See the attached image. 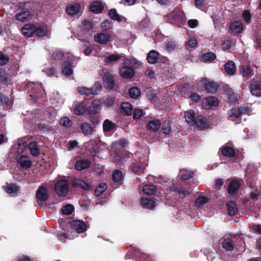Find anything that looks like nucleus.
Instances as JSON below:
<instances>
[{
    "mask_svg": "<svg viewBox=\"0 0 261 261\" xmlns=\"http://www.w3.org/2000/svg\"><path fill=\"white\" fill-rule=\"evenodd\" d=\"M216 58V55L212 52L203 54L202 56V59L206 62H211L214 60Z\"/></svg>",
    "mask_w": 261,
    "mask_h": 261,
    "instance_id": "nucleus-40",
    "label": "nucleus"
},
{
    "mask_svg": "<svg viewBox=\"0 0 261 261\" xmlns=\"http://www.w3.org/2000/svg\"><path fill=\"white\" fill-rule=\"evenodd\" d=\"M222 153L225 156L231 157L234 155V151L232 148L226 147L222 150Z\"/></svg>",
    "mask_w": 261,
    "mask_h": 261,
    "instance_id": "nucleus-45",
    "label": "nucleus"
},
{
    "mask_svg": "<svg viewBox=\"0 0 261 261\" xmlns=\"http://www.w3.org/2000/svg\"><path fill=\"white\" fill-rule=\"evenodd\" d=\"M5 190L8 193L11 194L16 193L18 189L15 184H9L5 188Z\"/></svg>",
    "mask_w": 261,
    "mask_h": 261,
    "instance_id": "nucleus-49",
    "label": "nucleus"
},
{
    "mask_svg": "<svg viewBox=\"0 0 261 261\" xmlns=\"http://www.w3.org/2000/svg\"><path fill=\"white\" fill-rule=\"evenodd\" d=\"M181 178L183 180H188L192 177L194 172L188 171L186 169H183L180 171Z\"/></svg>",
    "mask_w": 261,
    "mask_h": 261,
    "instance_id": "nucleus-32",
    "label": "nucleus"
},
{
    "mask_svg": "<svg viewBox=\"0 0 261 261\" xmlns=\"http://www.w3.org/2000/svg\"><path fill=\"white\" fill-rule=\"evenodd\" d=\"M203 105L205 109H210L213 107H216L219 104V101L216 97H208L203 100Z\"/></svg>",
    "mask_w": 261,
    "mask_h": 261,
    "instance_id": "nucleus-7",
    "label": "nucleus"
},
{
    "mask_svg": "<svg viewBox=\"0 0 261 261\" xmlns=\"http://www.w3.org/2000/svg\"><path fill=\"white\" fill-rule=\"evenodd\" d=\"M140 90L136 87L130 88L129 90V96L134 99L137 98L140 95Z\"/></svg>",
    "mask_w": 261,
    "mask_h": 261,
    "instance_id": "nucleus-38",
    "label": "nucleus"
},
{
    "mask_svg": "<svg viewBox=\"0 0 261 261\" xmlns=\"http://www.w3.org/2000/svg\"><path fill=\"white\" fill-rule=\"evenodd\" d=\"M143 192L147 195H152L155 192V187L152 185H145L143 188Z\"/></svg>",
    "mask_w": 261,
    "mask_h": 261,
    "instance_id": "nucleus-39",
    "label": "nucleus"
},
{
    "mask_svg": "<svg viewBox=\"0 0 261 261\" xmlns=\"http://www.w3.org/2000/svg\"><path fill=\"white\" fill-rule=\"evenodd\" d=\"M36 30V27L32 24H25L21 29L22 34L28 37L31 36L34 33H35Z\"/></svg>",
    "mask_w": 261,
    "mask_h": 261,
    "instance_id": "nucleus-8",
    "label": "nucleus"
},
{
    "mask_svg": "<svg viewBox=\"0 0 261 261\" xmlns=\"http://www.w3.org/2000/svg\"><path fill=\"white\" fill-rule=\"evenodd\" d=\"M130 167L133 172L139 173L143 171L144 168V166L140 163H136L132 164Z\"/></svg>",
    "mask_w": 261,
    "mask_h": 261,
    "instance_id": "nucleus-36",
    "label": "nucleus"
},
{
    "mask_svg": "<svg viewBox=\"0 0 261 261\" xmlns=\"http://www.w3.org/2000/svg\"><path fill=\"white\" fill-rule=\"evenodd\" d=\"M118 144L121 145L122 147H124L127 144V142L124 139H121L118 141V142L113 143V144L115 145H117Z\"/></svg>",
    "mask_w": 261,
    "mask_h": 261,
    "instance_id": "nucleus-61",
    "label": "nucleus"
},
{
    "mask_svg": "<svg viewBox=\"0 0 261 261\" xmlns=\"http://www.w3.org/2000/svg\"><path fill=\"white\" fill-rule=\"evenodd\" d=\"M113 179L115 182H120L121 181L122 178V172L119 171H116L113 173Z\"/></svg>",
    "mask_w": 261,
    "mask_h": 261,
    "instance_id": "nucleus-50",
    "label": "nucleus"
},
{
    "mask_svg": "<svg viewBox=\"0 0 261 261\" xmlns=\"http://www.w3.org/2000/svg\"><path fill=\"white\" fill-rule=\"evenodd\" d=\"M161 126V122L159 120L153 119L148 122L147 127L150 130L157 131Z\"/></svg>",
    "mask_w": 261,
    "mask_h": 261,
    "instance_id": "nucleus-22",
    "label": "nucleus"
},
{
    "mask_svg": "<svg viewBox=\"0 0 261 261\" xmlns=\"http://www.w3.org/2000/svg\"><path fill=\"white\" fill-rule=\"evenodd\" d=\"M120 73L123 77L129 79L134 76L135 71L132 68L124 66L120 69Z\"/></svg>",
    "mask_w": 261,
    "mask_h": 261,
    "instance_id": "nucleus-9",
    "label": "nucleus"
},
{
    "mask_svg": "<svg viewBox=\"0 0 261 261\" xmlns=\"http://www.w3.org/2000/svg\"><path fill=\"white\" fill-rule=\"evenodd\" d=\"M90 165V162L87 160H81L76 162L75 168L78 171L88 168Z\"/></svg>",
    "mask_w": 261,
    "mask_h": 261,
    "instance_id": "nucleus-19",
    "label": "nucleus"
},
{
    "mask_svg": "<svg viewBox=\"0 0 261 261\" xmlns=\"http://www.w3.org/2000/svg\"><path fill=\"white\" fill-rule=\"evenodd\" d=\"M241 182L239 180H232L229 184L228 192L230 195H233L236 191L239 189Z\"/></svg>",
    "mask_w": 261,
    "mask_h": 261,
    "instance_id": "nucleus-14",
    "label": "nucleus"
},
{
    "mask_svg": "<svg viewBox=\"0 0 261 261\" xmlns=\"http://www.w3.org/2000/svg\"><path fill=\"white\" fill-rule=\"evenodd\" d=\"M195 4L197 8L201 9L204 5V0H195Z\"/></svg>",
    "mask_w": 261,
    "mask_h": 261,
    "instance_id": "nucleus-64",
    "label": "nucleus"
},
{
    "mask_svg": "<svg viewBox=\"0 0 261 261\" xmlns=\"http://www.w3.org/2000/svg\"><path fill=\"white\" fill-rule=\"evenodd\" d=\"M63 73L66 75H70L73 73L72 66L70 63H67L63 68Z\"/></svg>",
    "mask_w": 261,
    "mask_h": 261,
    "instance_id": "nucleus-48",
    "label": "nucleus"
},
{
    "mask_svg": "<svg viewBox=\"0 0 261 261\" xmlns=\"http://www.w3.org/2000/svg\"><path fill=\"white\" fill-rule=\"evenodd\" d=\"M90 9L92 12L98 14L102 12L103 9V6L101 3L95 1L91 4Z\"/></svg>",
    "mask_w": 261,
    "mask_h": 261,
    "instance_id": "nucleus-16",
    "label": "nucleus"
},
{
    "mask_svg": "<svg viewBox=\"0 0 261 261\" xmlns=\"http://www.w3.org/2000/svg\"><path fill=\"white\" fill-rule=\"evenodd\" d=\"M115 127V124L112 121L107 119L103 124V128L105 132H110Z\"/></svg>",
    "mask_w": 261,
    "mask_h": 261,
    "instance_id": "nucleus-37",
    "label": "nucleus"
},
{
    "mask_svg": "<svg viewBox=\"0 0 261 261\" xmlns=\"http://www.w3.org/2000/svg\"><path fill=\"white\" fill-rule=\"evenodd\" d=\"M240 74L244 77H248L251 73V70L248 66L241 65L239 67Z\"/></svg>",
    "mask_w": 261,
    "mask_h": 261,
    "instance_id": "nucleus-30",
    "label": "nucleus"
},
{
    "mask_svg": "<svg viewBox=\"0 0 261 261\" xmlns=\"http://www.w3.org/2000/svg\"><path fill=\"white\" fill-rule=\"evenodd\" d=\"M109 15L113 20L120 21L121 19L115 9H112L109 11Z\"/></svg>",
    "mask_w": 261,
    "mask_h": 261,
    "instance_id": "nucleus-47",
    "label": "nucleus"
},
{
    "mask_svg": "<svg viewBox=\"0 0 261 261\" xmlns=\"http://www.w3.org/2000/svg\"><path fill=\"white\" fill-rule=\"evenodd\" d=\"M91 95L98 94L101 89V85L99 83L96 82L93 86L90 89Z\"/></svg>",
    "mask_w": 261,
    "mask_h": 261,
    "instance_id": "nucleus-41",
    "label": "nucleus"
},
{
    "mask_svg": "<svg viewBox=\"0 0 261 261\" xmlns=\"http://www.w3.org/2000/svg\"><path fill=\"white\" fill-rule=\"evenodd\" d=\"M142 206L146 208L152 209L155 206V202L149 199L143 198L141 200Z\"/></svg>",
    "mask_w": 261,
    "mask_h": 261,
    "instance_id": "nucleus-28",
    "label": "nucleus"
},
{
    "mask_svg": "<svg viewBox=\"0 0 261 261\" xmlns=\"http://www.w3.org/2000/svg\"><path fill=\"white\" fill-rule=\"evenodd\" d=\"M250 91L253 95L261 96V82H255L250 86Z\"/></svg>",
    "mask_w": 261,
    "mask_h": 261,
    "instance_id": "nucleus-13",
    "label": "nucleus"
},
{
    "mask_svg": "<svg viewBox=\"0 0 261 261\" xmlns=\"http://www.w3.org/2000/svg\"><path fill=\"white\" fill-rule=\"evenodd\" d=\"M73 186L80 187L85 190H88L90 188L89 184L80 179H75L73 181Z\"/></svg>",
    "mask_w": 261,
    "mask_h": 261,
    "instance_id": "nucleus-23",
    "label": "nucleus"
},
{
    "mask_svg": "<svg viewBox=\"0 0 261 261\" xmlns=\"http://www.w3.org/2000/svg\"><path fill=\"white\" fill-rule=\"evenodd\" d=\"M105 83L106 86L109 88H112L114 86V81L113 77L109 73H105L102 77Z\"/></svg>",
    "mask_w": 261,
    "mask_h": 261,
    "instance_id": "nucleus-29",
    "label": "nucleus"
},
{
    "mask_svg": "<svg viewBox=\"0 0 261 261\" xmlns=\"http://www.w3.org/2000/svg\"><path fill=\"white\" fill-rule=\"evenodd\" d=\"M195 124H197V126L201 129L206 128L207 126L205 121L202 116L197 117Z\"/></svg>",
    "mask_w": 261,
    "mask_h": 261,
    "instance_id": "nucleus-42",
    "label": "nucleus"
},
{
    "mask_svg": "<svg viewBox=\"0 0 261 261\" xmlns=\"http://www.w3.org/2000/svg\"><path fill=\"white\" fill-rule=\"evenodd\" d=\"M101 28L103 31L109 30L112 28V23L110 21L106 20L101 23Z\"/></svg>",
    "mask_w": 261,
    "mask_h": 261,
    "instance_id": "nucleus-54",
    "label": "nucleus"
},
{
    "mask_svg": "<svg viewBox=\"0 0 261 261\" xmlns=\"http://www.w3.org/2000/svg\"><path fill=\"white\" fill-rule=\"evenodd\" d=\"M115 102V99L113 97H109L105 100L104 105L107 108L112 107Z\"/></svg>",
    "mask_w": 261,
    "mask_h": 261,
    "instance_id": "nucleus-55",
    "label": "nucleus"
},
{
    "mask_svg": "<svg viewBox=\"0 0 261 261\" xmlns=\"http://www.w3.org/2000/svg\"><path fill=\"white\" fill-rule=\"evenodd\" d=\"M224 69L228 75H233L236 71V67L234 63L230 61H228L225 65Z\"/></svg>",
    "mask_w": 261,
    "mask_h": 261,
    "instance_id": "nucleus-18",
    "label": "nucleus"
},
{
    "mask_svg": "<svg viewBox=\"0 0 261 261\" xmlns=\"http://www.w3.org/2000/svg\"><path fill=\"white\" fill-rule=\"evenodd\" d=\"M177 47V45L176 43L174 41H169L166 46V50L170 51L174 50Z\"/></svg>",
    "mask_w": 261,
    "mask_h": 261,
    "instance_id": "nucleus-52",
    "label": "nucleus"
},
{
    "mask_svg": "<svg viewBox=\"0 0 261 261\" xmlns=\"http://www.w3.org/2000/svg\"><path fill=\"white\" fill-rule=\"evenodd\" d=\"M70 225L78 233H82L87 229L86 224L81 220H73L71 222Z\"/></svg>",
    "mask_w": 261,
    "mask_h": 261,
    "instance_id": "nucleus-4",
    "label": "nucleus"
},
{
    "mask_svg": "<svg viewBox=\"0 0 261 261\" xmlns=\"http://www.w3.org/2000/svg\"><path fill=\"white\" fill-rule=\"evenodd\" d=\"M132 110L133 107L129 103L125 102L121 104V112L122 113L126 115H131Z\"/></svg>",
    "mask_w": 261,
    "mask_h": 261,
    "instance_id": "nucleus-21",
    "label": "nucleus"
},
{
    "mask_svg": "<svg viewBox=\"0 0 261 261\" xmlns=\"http://www.w3.org/2000/svg\"><path fill=\"white\" fill-rule=\"evenodd\" d=\"M78 91L81 94L89 95H91L90 89L84 86H80L78 88Z\"/></svg>",
    "mask_w": 261,
    "mask_h": 261,
    "instance_id": "nucleus-53",
    "label": "nucleus"
},
{
    "mask_svg": "<svg viewBox=\"0 0 261 261\" xmlns=\"http://www.w3.org/2000/svg\"><path fill=\"white\" fill-rule=\"evenodd\" d=\"M80 128L82 133L85 135H89L92 134L93 128L91 125L88 123H83L80 125Z\"/></svg>",
    "mask_w": 261,
    "mask_h": 261,
    "instance_id": "nucleus-24",
    "label": "nucleus"
},
{
    "mask_svg": "<svg viewBox=\"0 0 261 261\" xmlns=\"http://www.w3.org/2000/svg\"><path fill=\"white\" fill-rule=\"evenodd\" d=\"M144 115V113L142 110L136 109L134 112L133 118L135 119H139Z\"/></svg>",
    "mask_w": 261,
    "mask_h": 261,
    "instance_id": "nucleus-56",
    "label": "nucleus"
},
{
    "mask_svg": "<svg viewBox=\"0 0 261 261\" xmlns=\"http://www.w3.org/2000/svg\"><path fill=\"white\" fill-rule=\"evenodd\" d=\"M227 208L228 214L231 216L234 215L238 211L236 205L233 201H230L227 203Z\"/></svg>",
    "mask_w": 261,
    "mask_h": 261,
    "instance_id": "nucleus-31",
    "label": "nucleus"
},
{
    "mask_svg": "<svg viewBox=\"0 0 261 261\" xmlns=\"http://www.w3.org/2000/svg\"><path fill=\"white\" fill-rule=\"evenodd\" d=\"M244 29L243 24L240 21H236L230 25V29L234 33H238L243 31Z\"/></svg>",
    "mask_w": 261,
    "mask_h": 261,
    "instance_id": "nucleus-27",
    "label": "nucleus"
},
{
    "mask_svg": "<svg viewBox=\"0 0 261 261\" xmlns=\"http://www.w3.org/2000/svg\"><path fill=\"white\" fill-rule=\"evenodd\" d=\"M245 110L239 108L232 109L229 113L228 119L235 123H239L241 122V116Z\"/></svg>",
    "mask_w": 261,
    "mask_h": 261,
    "instance_id": "nucleus-2",
    "label": "nucleus"
},
{
    "mask_svg": "<svg viewBox=\"0 0 261 261\" xmlns=\"http://www.w3.org/2000/svg\"><path fill=\"white\" fill-rule=\"evenodd\" d=\"M102 105L100 99H95L92 101L91 106L87 109L88 113L90 114H96L99 112Z\"/></svg>",
    "mask_w": 261,
    "mask_h": 261,
    "instance_id": "nucleus-6",
    "label": "nucleus"
},
{
    "mask_svg": "<svg viewBox=\"0 0 261 261\" xmlns=\"http://www.w3.org/2000/svg\"><path fill=\"white\" fill-rule=\"evenodd\" d=\"M197 41L194 38H191L188 41V45L190 47L195 48L197 46Z\"/></svg>",
    "mask_w": 261,
    "mask_h": 261,
    "instance_id": "nucleus-59",
    "label": "nucleus"
},
{
    "mask_svg": "<svg viewBox=\"0 0 261 261\" xmlns=\"http://www.w3.org/2000/svg\"><path fill=\"white\" fill-rule=\"evenodd\" d=\"M208 202L207 198L202 196L198 197L195 201V204L198 206H201Z\"/></svg>",
    "mask_w": 261,
    "mask_h": 261,
    "instance_id": "nucleus-51",
    "label": "nucleus"
},
{
    "mask_svg": "<svg viewBox=\"0 0 261 261\" xmlns=\"http://www.w3.org/2000/svg\"><path fill=\"white\" fill-rule=\"evenodd\" d=\"M121 56L118 54H112L109 55L105 58V61L106 63H112L119 60Z\"/></svg>",
    "mask_w": 261,
    "mask_h": 261,
    "instance_id": "nucleus-34",
    "label": "nucleus"
},
{
    "mask_svg": "<svg viewBox=\"0 0 261 261\" xmlns=\"http://www.w3.org/2000/svg\"><path fill=\"white\" fill-rule=\"evenodd\" d=\"M94 40L99 44H106L112 40V36L108 33H98L95 36Z\"/></svg>",
    "mask_w": 261,
    "mask_h": 261,
    "instance_id": "nucleus-3",
    "label": "nucleus"
},
{
    "mask_svg": "<svg viewBox=\"0 0 261 261\" xmlns=\"http://www.w3.org/2000/svg\"><path fill=\"white\" fill-rule=\"evenodd\" d=\"M55 190L58 195L65 196L69 190L67 181L63 179L58 180L55 184Z\"/></svg>",
    "mask_w": 261,
    "mask_h": 261,
    "instance_id": "nucleus-1",
    "label": "nucleus"
},
{
    "mask_svg": "<svg viewBox=\"0 0 261 261\" xmlns=\"http://www.w3.org/2000/svg\"><path fill=\"white\" fill-rule=\"evenodd\" d=\"M159 54L154 50H151L147 55V61L149 63H155L159 58Z\"/></svg>",
    "mask_w": 261,
    "mask_h": 261,
    "instance_id": "nucleus-25",
    "label": "nucleus"
},
{
    "mask_svg": "<svg viewBox=\"0 0 261 261\" xmlns=\"http://www.w3.org/2000/svg\"><path fill=\"white\" fill-rule=\"evenodd\" d=\"M243 17L247 23L250 22L251 19V14L248 11H245L243 14Z\"/></svg>",
    "mask_w": 261,
    "mask_h": 261,
    "instance_id": "nucleus-60",
    "label": "nucleus"
},
{
    "mask_svg": "<svg viewBox=\"0 0 261 261\" xmlns=\"http://www.w3.org/2000/svg\"><path fill=\"white\" fill-rule=\"evenodd\" d=\"M64 55L61 51H58L52 55V60H58L62 59Z\"/></svg>",
    "mask_w": 261,
    "mask_h": 261,
    "instance_id": "nucleus-57",
    "label": "nucleus"
},
{
    "mask_svg": "<svg viewBox=\"0 0 261 261\" xmlns=\"http://www.w3.org/2000/svg\"><path fill=\"white\" fill-rule=\"evenodd\" d=\"M60 124L62 126L69 127L72 125V122L68 117H64L60 119Z\"/></svg>",
    "mask_w": 261,
    "mask_h": 261,
    "instance_id": "nucleus-46",
    "label": "nucleus"
},
{
    "mask_svg": "<svg viewBox=\"0 0 261 261\" xmlns=\"http://www.w3.org/2000/svg\"><path fill=\"white\" fill-rule=\"evenodd\" d=\"M188 25L191 28H194L198 24V21L196 19H191L188 21Z\"/></svg>",
    "mask_w": 261,
    "mask_h": 261,
    "instance_id": "nucleus-62",
    "label": "nucleus"
},
{
    "mask_svg": "<svg viewBox=\"0 0 261 261\" xmlns=\"http://www.w3.org/2000/svg\"><path fill=\"white\" fill-rule=\"evenodd\" d=\"M203 83L204 84L205 89L208 92L213 93L217 89V84L207 79L203 80Z\"/></svg>",
    "mask_w": 261,
    "mask_h": 261,
    "instance_id": "nucleus-10",
    "label": "nucleus"
},
{
    "mask_svg": "<svg viewBox=\"0 0 261 261\" xmlns=\"http://www.w3.org/2000/svg\"><path fill=\"white\" fill-rule=\"evenodd\" d=\"M73 210V206L70 204H68L62 207V212L64 215H69L72 213Z\"/></svg>",
    "mask_w": 261,
    "mask_h": 261,
    "instance_id": "nucleus-43",
    "label": "nucleus"
},
{
    "mask_svg": "<svg viewBox=\"0 0 261 261\" xmlns=\"http://www.w3.org/2000/svg\"><path fill=\"white\" fill-rule=\"evenodd\" d=\"M18 163L22 168L28 169L32 164V162L28 156H21L18 160Z\"/></svg>",
    "mask_w": 261,
    "mask_h": 261,
    "instance_id": "nucleus-17",
    "label": "nucleus"
},
{
    "mask_svg": "<svg viewBox=\"0 0 261 261\" xmlns=\"http://www.w3.org/2000/svg\"><path fill=\"white\" fill-rule=\"evenodd\" d=\"M32 18V15L29 11H25L18 13L16 15L17 20L24 22L29 20Z\"/></svg>",
    "mask_w": 261,
    "mask_h": 261,
    "instance_id": "nucleus-15",
    "label": "nucleus"
},
{
    "mask_svg": "<svg viewBox=\"0 0 261 261\" xmlns=\"http://www.w3.org/2000/svg\"><path fill=\"white\" fill-rule=\"evenodd\" d=\"M73 109L75 115H82L86 112L87 108L83 102L75 101L73 105Z\"/></svg>",
    "mask_w": 261,
    "mask_h": 261,
    "instance_id": "nucleus-5",
    "label": "nucleus"
},
{
    "mask_svg": "<svg viewBox=\"0 0 261 261\" xmlns=\"http://www.w3.org/2000/svg\"><path fill=\"white\" fill-rule=\"evenodd\" d=\"M231 43L229 40H226L222 44V48L223 50H226L230 48Z\"/></svg>",
    "mask_w": 261,
    "mask_h": 261,
    "instance_id": "nucleus-58",
    "label": "nucleus"
},
{
    "mask_svg": "<svg viewBox=\"0 0 261 261\" xmlns=\"http://www.w3.org/2000/svg\"><path fill=\"white\" fill-rule=\"evenodd\" d=\"M37 198L42 201H44L47 200L48 198L47 192L44 187L41 186L40 187L36 193Z\"/></svg>",
    "mask_w": 261,
    "mask_h": 261,
    "instance_id": "nucleus-12",
    "label": "nucleus"
},
{
    "mask_svg": "<svg viewBox=\"0 0 261 261\" xmlns=\"http://www.w3.org/2000/svg\"><path fill=\"white\" fill-rule=\"evenodd\" d=\"M80 6L79 4L68 5L66 7L67 13L70 15L77 14L80 11Z\"/></svg>",
    "mask_w": 261,
    "mask_h": 261,
    "instance_id": "nucleus-20",
    "label": "nucleus"
},
{
    "mask_svg": "<svg viewBox=\"0 0 261 261\" xmlns=\"http://www.w3.org/2000/svg\"><path fill=\"white\" fill-rule=\"evenodd\" d=\"M185 118L187 122L190 125L193 126L196 123V119L195 117V113L193 110H189L185 112Z\"/></svg>",
    "mask_w": 261,
    "mask_h": 261,
    "instance_id": "nucleus-11",
    "label": "nucleus"
},
{
    "mask_svg": "<svg viewBox=\"0 0 261 261\" xmlns=\"http://www.w3.org/2000/svg\"><path fill=\"white\" fill-rule=\"evenodd\" d=\"M163 132L164 134H169L170 132H171V126L168 123L167 126H163Z\"/></svg>",
    "mask_w": 261,
    "mask_h": 261,
    "instance_id": "nucleus-63",
    "label": "nucleus"
},
{
    "mask_svg": "<svg viewBox=\"0 0 261 261\" xmlns=\"http://www.w3.org/2000/svg\"><path fill=\"white\" fill-rule=\"evenodd\" d=\"M222 246L225 249L228 251H231L234 248V245L232 240L230 239L224 240L222 242Z\"/></svg>",
    "mask_w": 261,
    "mask_h": 261,
    "instance_id": "nucleus-35",
    "label": "nucleus"
},
{
    "mask_svg": "<svg viewBox=\"0 0 261 261\" xmlns=\"http://www.w3.org/2000/svg\"><path fill=\"white\" fill-rule=\"evenodd\" d=\"M49 32V28L47 25H41L38 28L36 27L35 33L39 36H44L48 35Z\"/></svg>",
    "mask_w": 261,
    "mask_h": 261,
    "instance_id": "nucleus-26",
    "label": "nucleus"
},
{
    "mask_svg": "<svg viewBox=\"0 0 261 261\" xmlns=\"http://www.w3.org/2000/svg\"><path fill=\"white\" fill-rule=\"evenodd\" d=\"M107 188V185L106 184H100L98 187L95 189V193L97 196H99L102 193L105 191Z\"/></svg>",
    "mask_w": 261,
    "mask_h": 261,
    "instance_id": "nucleus-44",
    "label": "nucleus"
},
{
    "mask_svg": "<svg viewBox=\"0 0 261 261\" xmlns=\"http://www.w3.org/2000/svg\"><path fill=\"white\" fill-rule=\"evenodd\" d=\"M29 148L32 155L35 156H38L39 154L40 151L35 142H31L29 144Z\"/></svg>",
    "mask_w": 261,
    "mask_h": 261,
    "instance_id": "nucleus-33",
    "label": "nucleus"
}]
</instances>
